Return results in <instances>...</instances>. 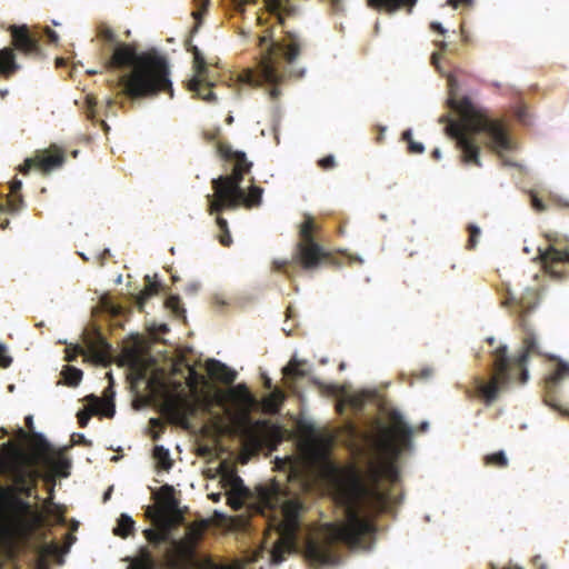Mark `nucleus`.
Instances as JSON below:
<instances>
[{"label": "nucleus", "instance_id": "09e8293b", "mask_svg": "<svg viewBox=\"0 0 569 569\" xmlns=\"http://www.w3.org/2000/svg\"><path fill=\"white\" fill-rule=\"evenodd\" d=\"M318 166L323 169H332L336 166V160L332 154H328L318 160Z\"/></svg>", "mask_w": 569, "mask_h": 569}, {"label": "nucleus", "instance_id": "ea45409f", "mask_svg": "<svg viewBox=\"0 0 569 569\" xmlns=\"http://www.w3.org/2000/svg\"><path fill=\"white\" fill-rule=\"evenodd\" d=\"M153 458L161 465L162 468L169 469L172 466L170 460L169 450L162 446H156L153 449Z\"/></svg>", "mask_w": 569, "mask_h": 569}, {"label": "nucleus", "instance_id": "37998d69", "mask_svg": "<svg viewBox=\"0 0 569 569\" xmlns=\"http://www.w3.org/2000/svg\"><path fill=\"white\" fill-rule=\"evenodd\" d=\"M194 9L192 11V16L196 22L200 23L203 16L208 11V7L210 4V0H192Z\"/></svg>", "mask_w": 569, "mask_h": 569}, {"label": "nucleus", "instance_id": "473e14b6", "mask_svg": "<svg viewBox=\"0 0 569 569\" xmlns=\"http://www.w3.org/2000/svg\"><path fill=\"white\" fill-rule=\"evenodd\" d=\"M84 112L87 118L91 121H98L99 110H98V100L96 97L88 94L86 97V107ZM101 128L106 133L110 130L109 124L104 120H99Z\"/></svg>", "mask_w": 569, "mask_h": 569}, {"label": "nucleus", "instance_id": "6e6552de", "mask_svg": "<svg viewBox=\"0 0 569 569\" xmlns=\"http://www.w3.org/2000/svg\"><path fill=\"white\" fill-rule=\"evenodd\" d=\"M527 360L528 358H496L491 365L489 380L475 377L477 396L485 405L490 406L512 383H526L529 377Z\"/></svg>", "mask_w": 569, "mask_h": 569}, {"label": "nucleus", "instance_id": "69168bd1", "mask_svg": "<svg viewBox=\"0 0 569 569\" xmlns=\"http://www.w3.org/2000/svg\"><path fill=\"white\" fill-rule=\"evenodd\" d=\"M431 158L433 160H440L441 159V151L439 148H435L432 151H431Z\"/></svg>", "mask_w": 569, "mask_h": 569}, {"label": "nucleus", "instance_id": "a878e982", "mask_svg": "<svg viewBox=\"0 0 569 569\" xmlns=\"http://www.w3.org/2000/svg\"><path fill=\"white\" fill-rule=\"evenodd\" d=\"M8 188L10 194L7 197L6 202H0V214L4 212L16 213L24 206L23 198L20 194L22 181L14 178L10 181Z\"/></svg>", "mask_w": 569, "mask_h": 569}, {"label": "nucleus", "instance_id": "f3484780", "mask_svg": "<svg viewBox=\"0 0 569 569\" xmlns=\"http://www.w3.org/2000/svg\"><path fill=\"white\" fill-rule=\"evenodd\" d=\"M549 375L545 378L543 402L555 410L561 411L560 398L558 396L559 386L569 379V362L561 358H548Z\"/></svg>", "mask_w": 569, "mask_h": 569}, {"label": "nucleus", "instance_id": "7ed1b4c3", "mask_svg": "<svg viewBox=\"0 0 569 569\" xmlns=\"http://www.w3.org/2000/svg\"><path fill=\"white\" fill-rule=\"evenodd\" d=\"M218 151L222 159L232 166L231 173L221 174L211 180L213 194H207L208 212L216 214V224L219 230L218 240L223 247H230L232 237L228 221L221 217L227 210L240 207L252 208L262 203L263 189L252 184L249 189L242 186L244 176L250 173L252 162L247 159L243 151L233 150L230 146L220 144Z\"/></svg>", "mask_w": 569, "mask_h": 569}, {"label": "nucleus", "instance_id": "f704fd0d", "mask_svg": "<svg viewBox=\"0 0 569 569\" xmlns=\"http://www.w3.org/2000/svg\"><path fill=\"white\" fill-rule=\"evenodd\" d=\"M133 530L134 520L130 516L121 513L118 519L117 527L113 529V533L121 538H127L133 532Z\"/></svg>", "mask_w": 569, "mask_h": 569}, {"label": "nucleus", "instance_id": "a211bd4d", "mask_svg": "<svg viewBox=\"0 0 569 569\" xmlns=\"http://www.w3.org/2000/svg\"><path fill=\"white\" fill-rule=\"evenodd\" d=\"M64 161V151L56 144H52L47 149L37 150L34 158H26L23 163L19 166L18 170L22 174H28L32 168H37L42 173L47 174L52 170L62 167Z\"/></svg>", "mask_w": 569, "mask_h": 569}, {"label": "nucleus", "instance_id": "39448f33", "mask_svg": "<svg viewBox=\"0 0 569 569\" xmlns=\"http://www.w3.org/2000/svg\"><path fill=\"white\" fill-rule=\"evenodd\" d=\"M261 59L254 69H244L239 74V83L248 88H264L271 99L280 96L279 86L291 77V64L300 54V41L296 33L284 30L283 19L279 26L266 31L259 39Z\"/></svg>", "mask_w": 569, "mask_h": 569}, {"label": "nucleus", "instance_id": "58836bf2", "mask_svg": "<svg viewBox=\"0 0 569 569\" xmlns=\"http://www.w3.org/2000/svg\"><path fill=\"white\" fill-rule=\"evenodd\" d=\"M485 465L492 466L497 468H505L508 466V459L503 451L493 452L487 455L483 458Z\"/></svg>", "mask_w": 569, "mask_h": 569}, {"label": "nucleus", "instance_id": "4be33fe9", "mask_svg": "<svg viewBox=\"0 0 569 569\" xmlns=\"http://www.w3.org/2000/svg\"><path fill=\"white\" fill-rule=\"evenodd\" d=\"M88 360H93L94 363H101L103 366H107L109 361L107 360H117L119 366H130L133 369L139 370V375L142 378H146L148 375V371H151L153 375V371L157 370L158 366V358H87Z\"/></svg>", "mask_w": 569, "mask_h": 569}, {"label": "nucleus", "instance_id": "680f3d73", "mask_svg": "<svg viewBox=\"0 0 569 569\" xmlns=\"http://www.w3.org/2000/svg\"><path fill=\"white\" fill-rule=\"evenodd\" d=\"M489 356H495V357H498V356H508V355H507V347H506V346H502V347H501V350L490 351V352H489Z\"/></svg>", "mask_w": 569, "mask_h": 569}, {"label": "nucleus", "instance_id": "c85d7f7f", "mask_svg": "<svg viewBox=\"0 0 569 569\" xmlns=\"http://www.w3.org/2000/svg\"><path fill=\"white\" fill-rule=\"evenodd\" d=\"M144 282H146V289L143 291H141L140 295L137 297L138 308L141 312L144 311L146 300L149 299L150 297L157 295L163 288V284L157 274H154L153 277L146 274Z\"/></svg>", "mask_w": 569, "mask_h": 569}, {"label": "nucleus", "instance_id": "e433bc0d", "mask_svg": "<svg viewBox=\"0 0 569 569\" xmlns=\"http://www.w3.org/2000/svg\"><path fill=\"white\" fill-rule=\"evenodd\" d=\"M61 376L67 386L77 387L82 379V371L72 366H64Z\"/></svg>", "mask_w": 569, "mask_h": 569}, {"label": "nucleus", "instance_id": "393cba45", "mask_svg": "<svg viewBox=\"0 0 569 569\" xmlns=\"http://www.w3.org/2000/svg\"><path fill=\"white\" fill-rule=\"evenodd\" d=\"M435 46L439 49L440 52H433L430 57V62L440 76L447 78V84H448L449 91H450L451 96H455L457 93V90L459 87L456 73L445 70L441 64V59H442L441 53L447 50L448 43L443 40L435 41Z\"/></svg>", "mask_w": 569, "mask_h": 569}, {"label": "nucleus", "instance_id": "72a5a7b5", "mask_svg": "<svg viewBox=\"0 0 569 569\" xmlns=\"http://www.w3.org/2000/svg\"><path fill=\"white\" fill-rule=\"evenodd\" d=\"M512 116L520 124L525 127H529L532 123V116L529 112L527 104L520 97L512 107Z\"/></svg>", "mask_w": 569, "mask_h": 569}, {"label": "nucleus", "instance_id": "13d9d810", "mask_svg": "<svg viewBox=\"0 0 569 569\" xmlns=\"http://www.w3.org/2000/svg\"><path fill=\"white\" fill-rule=\"evenodd\" d=\"M152 561L150 559V556L147 555L146 561L140 562L136 566V569H151Z\"/></svg>", "mask_w": 569, "mask_h": 569}, {"label": "nucleus", "instance_id": "774afa93", "mask_svg": "<svg viewBox=\"0 0 569 569\" xmlns=\"http://www.w3.org/2000/svg\"><path fill=\"white\" fill-rule=\"evenodd\" d=\"M26 426L28 427L29 430H33V418L32 416H28L26 417Z\"/></svg>", "mask_w": 569, "mask_h": 569}, {"label": "nucleus", "instance_id": "cd10ccee", "mask_svg": "<svg viewBox=\"0 0 569 569\" xmlns=\"http://www.w3.org/2000/svg\"><path fill=\"white\" fill-rule=\"evenodd\" d=\"M207 371L211 379L222 383H232L236 380L237 372L214 358H207Z\"/></svg>", "mask_w": 569, "mask_h": 569}, {"label": "nucleus", "instance_id": "e2e57ef3", "mask_svg": "<svg viewBox=\"0 0 569 569\" xmlns=\"http://www.w3.org/2000/svg\"><path fill=\"white\" fill-rule=\"evenodd\" d=\"M232 487L233 489H238L242 487V479L238 476L232 477Z\"/></svg>", "mask_w": 569, "mask_h": 569}, {"label": "nucleus", "instance_id": "0eeeda50", "mask_svg": "<svg viewBox=\"0 0 569 569\" xmlns=\"http://www.w3.org/2000/svg\"><path fill=\"white\" fill-rule=\"evenodd\" d=\"M37 483L38 481L16 487L0 486V507L8 510V526L0 530V546L10 559L16 557L18 543L28 541L40 525V516L32 511L28 501L17 495L31 497Z\"/></svg>", "mask_w": 569, "mask_h": 569}, {"label": "nucleus", "instance_id": "4c0bfd02", "mask_svg": "<svg viewBox=\"0 0 569 569\" xmlns=\"http://www.w3.org/2000/svg\"><path fill=\"white\" fill-rule=\"evenodd\" d=\"M283 400V392L280 389H274L268 397L264 398L263 403L269 412H277Z\"/></svg>", "mask_w": 569, "mask_h": 569}, {"label": "nucleus", "instance_id": "dca6fc26", "mask_svg": "<svg viewBox=\"0 0 569 569\" xmlns=\"http://www.w3.org/2000/svg\"><path fill=\"white\" fill-rule=\"evenodd\" d=\"M201 538V532L190 529L186 537L180 540H173L171 547L164 555V565L167 569H191L196 566L197 547Z\"/></svg>", "mask_w": 569, "mask_h": 569}, {"label": "nucleus", "instance_id": "423d86ee", "mask_svg": "<svg viewBox=\"0 0 569 569\" xmlns=\"http://www.w3.org/2000/svg\"><path fill=\"white\" fill-rule=\"evenodd\" d=\"M260 499L268 512L272 513L269 517V528L279 535L271 551V561L279 565L284 561L286 555L295 549L300 518L306 507L299 495L292 493L279 483L264 489L260 493Z\"/></svg>", "mask_w": 569, "mask_h": 569}, {"label": "nucleus", "instance_id": "79ce46f5", "mask_svg": "<svg viewBox=\"0 0 569 569\" xmlns=\"http://www.w3.org/2000/svg\"><path fill=\"white\" fill-rule=\"evenodd\" d=\"M468 231V241L466 248L468 250H473L477 247L478 239L481 234L480 228L475 223H469L467 226Z\"/></svg>", "mask_w": 569, "mask_h": 569}, {"label": "nucleus", "instance_id": "4468645a", "mask_svg": "<svg viewBox=\"0 0 569 569\" xmlns=\"http://www.w3.org/2000/svg\"><path fill=\"white\" fill-rule=\"evenodd\" d=\"M388 418L390 426L380 429V443L392 457L398 458L405 450L411 448L415 430L398 410H391Z\"/></svg>", "mask_w": 569, "mask_h": 569}, {"label": "nucleus", "instance_id": "603ef678", "mask_svg": "<svg viewBox=\"0 0 569 569\" xmlns=\"http://www.w3.org/2000/svg\"><path fill=\"white\" fill-rule=\"evenodd\" d=\"M117 104V101L112 98H108L106 106H104V116L110 117L116 116V112L113 111L114 106Z\"/></svg>", "mask_w": 569, "mask_h": 569}, {"label": "nucleus", "instance_id": "9b49d317", "mask_svg": "<svg viewBox=\"0 0 569 569\" xmlns=\"http://www.w3.org/2000/svg\"><path fill=\"white\" fill-rule=\"evenodd\" d=\"M547 244L538 246L537 257L543 271L553 280L561 281L567 277V269H559V266L569 268V238L559 232H547L545 234Z\"/></svg>", "mask_w": 569, "mask_h": 569}, {"label": "nucleus", "instance_id": "9d476101", "mask_svg": "<svg viewBox=\"0 0 569 569\" xmlns=\"http://www.w3.org/2000/svg\"><path fill=\"white\" fill-rule=\"evenodd\" d=\"M539 301L540 295L533 288L527 287L519 298L509 288L506 289L501 305L518 313L519 323L523 331V350L517 356H556L551 352L540 351L538 338L525 320V317L535 310Z\"/></svg>", "mask_w": 569, "mask_h": 569}, {"label": "nucleus", "instance_id": "6e6d98bb", "mask_svg": "<svg viewBox=\"0 0 569 569\" xmlns=\"http://www.w3.org/2000/svg\"><path fill=\"white\" fill-rule=\"evenodd\" d=\"M446 3L452 7L453 9H457L460 3L465 6H470L472 3V0H447Z\"/></svg>", "mask_w": 569, "mask_h": 569}, {"label": "nucleus", "instance_id": "f257e3e1", "mask_svg": "<svg viewBox=\"0 0 569 569\" xmlns=\"http://www.w3.org/2000/svg\"><path fill=\"white\" fill-rule=\"evenodd\" d=\"M102 42L100 50L102 67L118 73L111 87L131 103L166 92L172 99L174 89L170 79L168 59L157 49L138 51L131 44L121 42L106 24L97 28Z\"/></svg>", "mask_w": 569, "mask_h": 569}, {"label": "nucleus", "instance_id": "0e129e2a", "mask_svg": "<svg viewBox=\"0 0 569 569\" xmlns=\"http://www.w3.org/2000/svg\"><path fill=\"white\" fill-rule=\"evenodd\" d=\"M386 129H387L386 127L379 126L380 132H379V134L376 138L378 143H381L383 141V133H385Z\"/></svg>", "mask_w": 569, "mask_h": 569}, {"label": "nucleus", "instance_id": "1a4fd4ad", "mask_svg": "<svg viewBox=\"0 0 569 569\" xmlns=\"http://www.w3.org/2000/svg\"><path fill=\"white\" fill-rule=\"evenodd\" d=\"M315 228L316 222L311 217H308L300 226L299 236L301 240L296 244L292 259L273 260V271L284 274L288 279H292L297 272L317 269L328 259L329 253L315 238Z\"/></svg>", "mask_w": 569, "mask_h": 569}, {"label": "nucleus", "instance_id": "412c9836", "mask_svg": "<svg viewBox=\"0 0 569 569\" xmlns=\"http://www.w3.org/2000/svg\"><path fill=\"white\" fill-rule=\"evenodd\" d=\"M163 412L171 423L188 428L189 417L194 412V408L187 400L171 399L164 403Z\"/></svg>", "mask_w": 569, "mask_h": 569}, {"label": "nucleus", "instance_id": "2f4dec72", "mask_svg": "<svg viewBox=\"0 0 569 569\" xmlns=\"http://www.w3.org/2000/svg\"><path fill=\"white\" fill-rule=\"evenodd\" d=\"M163 306L168 309L176 319H186V309L179 295H168L163 300Z\"/></svg>", "mask_w": 569, "mask_h": 569}, {"label": "nucleus", "instance_id": "f8f14e48", "mask_svg": "<svg viewBox=\"0 0 569 569\" xmlns=\"http://www.w3.org/2000/svg\"><path fill=\"white\" fill-rule=\"evenodd\" d=\"M188 51L192 54L193 73L184 81L186 89L192 93V98L200 99L207 103H216L217 94L212 89L217 84V73L209 68L204 54L197 46L190 44Z\"/></svg>", "mask_w": 569, "mask_h": 569}, {"label": "nucleus", "instance_id": "c9c22d12", "mask_svg": "<svg viewBox=\"0 0 569 569\" xmlns=\"http://www.w3.org/2000/svg\"><path fill=\"white\" fill-rule=\"evenodd\" d=\"M243 441L247 448L259 451L262 448L263 439L254 428H248L243 431Z\"/></svg>", "mask_w": 569, "mask_h": 569}, {"label": "nucleus", "instance_id": "a18cd8bd", "mask_svg": "<svg viewBox=\"0 0 569 569\" xmlns=\"http://www.w3.org/2000/svg\"><path fill=\"white\" fill-rule=\"evenodd\" d=\"M69 468H70V462H69V460H67L64 458H60L57 461H54V463H53L54 471L61 477L69 476V472H68Z\"/></svg>", "mask_w": 569, "mask_h": 569}, {"label": "nucleus", "instance_id": "2eb2a0df", "mask_svg": "<svg viewBox=\"0 0 569 569\" xmlns=\"http://www.w3.org/2000/svg\"><path fill=\"white\" fill-rule=\"evenodd\" d=\"M9 31L16 49L27 56L40 54V40L49 44H56L59 40L58 33L49 27L34 26L29 29L27 24H13Z\"/></svg>", "mask_w": 569, "mask_h": 569}, {"label": "nucleus", "instance_id": "338daca9", "mask_svg": "<svg viewBox=\"0 0 569 569\" xmlns=\"http://www.w3.org/2000/svg\"><path fill=\"white\" fill-rule=\"evenodd\" d=\"M12 362V358H0V366L2 368H8Z\"/></svg>", "mask_w": 569, "mask_h": 569}, {"label": "nucleus", "instance_id": "bb28decb", "mask_svg": "<svg viewBox=\"0 0 569 569\" xmlns=\"http://www.w3.org/2000/svg\"><path fill=\"white\" fill-rule=\"evenodd\" d=\"M417 1L418 0H367V3L370 8L379 12L393 14L402 8H406L407 12L410 13Z\"/></svg>", "mask_w": 569, "mask_h": 569}, {"label": "nucleus", "instance_id": "8fccbe9b", "mask_svg": "<svg viewBox=\"0 0 569 569\" xmlns=\"http://www.w3.org/2000/svg\"><path fill=\"white\" fill-rule=\"evenodd\" d=\"M407 149L410 153L420 154L425 152V146L421 142L410 140L407 144Z\"/></svg>", "mask_w": 569, "mask_h": 569}, {"label": "nucleus", "instance_id": "7c9ffc66", "mask_svg": "<svg viewBox=\"0 0 569 569\" xmlns=\"http://www.w3.org/2000/svg\"><path fill=\"white\" fill-rule=\"evenodd\" d=\"M19 64L16 61V54L12 49L4 48L0 50V73L4 77H10L19 70Z\"/></svg>", "mask_w": 569, "mask_h": 569}, {"label": "nucleus", "instance_id": "c756f323", "mask_svg": "<svg viewBox=\"0 0 569 569\" xmlns=\"http://www.w3.org/2000/svg\"><path fill=\"white\" fill-rule=\"evenodd\" d=\"M153 523L158 529H146L143 530V536L150 543L158 546L168 540L169 531L171 529V521L168 519V522Z\"/></svg>", "mask_w": 569, "mask_h": 569}, {"label": "nucleus", "instance_id": "f03ea898", "mask_svg": "<svg viewBox=\"0 0 569 569\" xmlns=\"http://www.w3.org/2000/svg\"><path fill=\"white\" fill-rule=\"evenodd\" d=\"M338 498L345 508L347 521L326 526L325 535L319 540H309L306 546L308 559L317 565H338L339 543L350 549L367 548L376 527L372 521L361 516L366 503L371 502L373 509L382 511L388 502L386 493L378 489H369L360 481L353 480L340 487Z\"/></svg>", "mask_w": 569, "mask_h": 569}, {"label": "nucleus", "instance_id": "052dcab7", "mask_svg": "<svg viewBox=\"0 0 569 569\" xmlns=\"http://www.w3.org/2000/svg\"><path fill=\"white\" fill-rule=\"evenodd\" d=\"M200 284L198 282H191L187 286L186 291L188 293H196L199 290Z\"/></svg>", "mask_w": 569, "mask_h": 569}, {"label": "nucleus", "instance_id": "bf43d9fd", "mask_svg": "<svg viewBox=\"0 0 569 569\" xmlns=\"http://www.w3.org/2000/svg\"><path fill=\"white\" fill-rule=\"evenodd\" d=\"M401 140L407 142V144H409V141L410 140H413L412 139V130L409 128V129H406L405 131H402L401 133Z\"/></svg>", "mask_w": 569, "mask_h": 569}, {"label": "nucleus", "instance_id": "5fc2aeb1", "mask_svg": "<svg viewBox=\"0 0 569 569\" xmlns=\"http://www.w3.org/2000/svg\"><path fill=\"white\" fill-rule=\"evenodd\" d=\"M333 12L339 13L343 10L342 0H329Z\"/></svg>", "mask_w": 569, "mask_h": 569}, {"label": "nucleus", "instance_id": "6ab92c4d", "mask_svg": "<svg viewBox=\"0 0 569 569\" xmlns=\"http://www.w3.org/2000/svg\"><path fill=\"white\" fill-rule=\"evenodd\" d=\"M158 506H149L146 510L147 518L152 522H168V513L177 512L178 500L174 498V489L170 485H163L158 492L153 493Z\"/></svg>", "mask_w": 569, "mask_h": 569}, {"label": "nucleus", "instance_id": "c03bdc74", "mask_svg": "<svg viewBox=\"0 0 569 569\" xmlns=\"http://www.w3.org/2000/svg\"><path fill=\"white\" fill-rule=\"evenodd\" d=\"M18 455H0V476L8 477Z\"/></svg>", "mask_w": 569, "mask_h": 569}, {"label": "nucleus", "instance_id": "aec40b11", "mask_svg": "<svg viewBox=\"0 0 569 569\" xmlns=\"http://www.w3.org/2000/svg\"><path fill=\"white\" fill-rule=\"evenodd\" d=\"M92 312L99 313L110 326H120L122 319L131 313V309L113 297L104 295L100 298L99 305L92 308Z\"/></svg>", "mask_w": 569, "mask_h": 569}, {"label": "nucleus", "instance_id": "de8ad7c7", "mask_svg": "<svg viewBox=\"0 0 569 569\" xmlns=\"http://www.w3.org/2000/svg\"><path fill=\"white\" fill-rule=\"evenodd\" d=\"M529 199H530V204L533 210H536L538 212H542L546 210V203L536 193L531 192L529 194Z\"/></svg>", "mask_w": 569, "mask_h": 569}, {"label": "nucleus", "instance_id": "864d4df0", "mask_svg": "<svg viewBox=\"0 0 569 569\" xmlns=\"http://www.w3.org/2000/svg\"><path fill=\"white\" fill-rule=\"evenodd\" d=\"M430 30L441 36H445L447 33V29L438 21H432L430 23Z\"/></svg>", "mask_w": 569, "mask_h": 569}, {"label": "nucleus", "instance_id": "b1692460", "mask_svg": "<svg viewBox=\"0 0 569 569\" xmlns=\"http://www.w3.org/2000/svg\"><path fill=\"white\" fill-rule=\"evenodd\" d=\"M8 477L12 480L13 487H16L18 485L38 481L40 473L24 459L18 456Z\"/></svg>", "mask_w": 569, "mask_h": 569}, {"label": "nucleus", "instance_id": "49530a36", "mask_svg": "<svg viewBox=\"0 0 569 569\" xmlns=\"http://www.w3.org/2000/svg\"><path fill=\"white\" fill-rule=\"evenodd\" d=\"M94 327H100L99 325H96V323H90L88 325L83 331H82V335H81V350L78 352V353H69L68 352V349H64V352L66 355L64 356H82V355H91V352L88 351V348L86 346V342H84V335L86 332L91 329V328H94Z\"/></svg>", "mask_w": 569, "mask_h": 569}, {"label": "nucleus", "instance_id": "a19ab883", "mask_svg": "<svg viewBox=\"0 0 569 569\" xmlns=\"http://www.w3.org/2000/svg\"><path fill=\"white\" fill-rule=\"evenodd\" d=\"M370 393L369 392H358L353 395H349L347 397V402L349 406H351L356 410H361L366 403V401L369 399Z\"/></svg>", "mask_w": 569, "mask_h": 569}, {"label": "nucleus", "instance_id": "20e7f679", "mask_svg": "<svg viewBox=\"0 0 569 569\" xmlns=\"http://www.w3.org/2000/svg\"><path fill=\"white\" fill-rule=\"evenodd\" d=\"M468 114L459 123L447 127L448 136L455 140L460 150L461 161L466 164L481 167L480 146L478 137H482L489 148L499 154L503 166L519 167L507 154L517 150L509 124L503 118H495L487 111L478 110L469 99H466Z\"/></svg>", "mask_w": 569, "mask_h": 569}, {"label": "nucleus", "instance_id": "ddd939ff", "mask_svg": "<svg viewBox=\"0 0 569 569\" xmlns=\"http://www.w3.org/2000/svg\"><path fill=\"white\" fill-rule=\"evenodd\" d=\"M84 342L90 356H169L166 351H157L154 355L147 352L146 339L140 333H130L128 347L123 352L117 353L101 326L89 329L84 335Z\"/></svg>", "mask_w": 569, "mask_h": 569}, {"label": "nucleus", "instance_id": "5701e85b", "mask_svg": "<svg viewBox=\"0 0 569 569\" xmlns=\"http://www.w3.org/2000/svg\"><path fill=\"white\" fill-rule=\"evenodd\" d=\"M89 408L88 409H84V410H81L78 412L77 415V418H78V423L81 428H86L90 418L93 416V415H98V413H102L106 417H113L114 415V407L113 405L111 403H104L102 402L98 397L96 396H90L89 398Z\"/></svg>", "mask_w": 569, "mask_h": 569}, {"label": "nucleus", "instance_id": "3c124183", "mask_svg": "<svg viewBox=\"0 0 569 569\" xmlns=\"http://www.w3.org/2000/svg\"><path fill=\"white\" fill-rule=\"evenodd\" d=\"M212 303L219 310H223L226 307L229 306V301H227L223 297H221L219 295H216L212 298Z\"/></svg>", "mask_w": 569, "mask_h": 569}, {"label": "nucleus", "instance_id": "4d7b16f0", "mask_svg": "<svg viewBox=\"0 0 569 569\" xmlns=\"http://www.w3.org/2000/svg\"><path fill=\"white\" fill-rule=\"evenodd\" d=\"M111 257V252L109 248L103 249V251L99 254L98 259L100 260V266L106 263V260Z\"/></svg>", "mask_w": 569, "mask_h": 569}]
</instances>
